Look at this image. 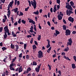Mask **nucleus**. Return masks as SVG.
<instances>
[{"label": "nucleus", "instance_id": "nucleus-1", "mask_svg": "<svg viewBox=\"0 0 76 76\" xmlns=\"http://www.w3.org/2000/svg\"><path fill=\"white\" fill-rule=\"evenodd\" d=\"M66 5L65 7L66 8H67L69 10H70L69 11L67 10L66 11L67 15H68L69 16L71 14H73V12L72 11L73 10V8H72L71 5H70V4H69V3H66Z\"/></svg>", "mask_w": 76, "mask_h": 76}, {"label": "nucleus", "instance_id": "nucleus-2", "mask_svg": "<svg viewBox=\"0 0 76 76\" xmlns=\"http://www.w3.org/2000/svg\"><path fill=\"white\" fill-rule=\"evenodd\" d=\"M28 2L29 3V6L31 7V4L32 6H33L34 9H35L37 7V1L36 0H33V1H31H31L29 0L28 1Z\"/></svg>", "mask_w": 76, "mask_h": 76}, {"label": "nucleus", "instance_id": "nucleus-3", "mask_svg": "<svg viewBox=\"0 0 76 76\" xmlns=\"http://www.w3.org/2000/svg\"><path fill=\"white\" fill-rule=\"evenodd\" d=\"M14 2V1H12L10 2V4H9V5H8V9H7V10H8V11L7 12V13H8V14H9V15H10V13H11L10 12V7H11V8L12 7V6H13L12 4Z\"/></svg>", "mask_w": 76, "mask_h": 76}, {"label": "nucleus", "instance_id": "nucleus-4", "mask_svg": "<svg viewBox=\"0 0 76 76\" xmlns=\"http://www.w3.org/2000/svg\"><path fill=\"white\" fill-rule=\"evenodd\" d=\"M38 58H41V57H42V52L40 50L38 52Z\"/></svg>", "mask_w": 76, "mask_h": 76}, {"label": "nucleus", "instance_id": "nucleus-5", "mask_svg": "<svg viewBox=\"0 0 76 76\" xmlns=\"http://www.w3.org/2000/svg\"><path fill=\"white\" fill-rule=\"evenodd\" d=\"M71 32V31L69 30V29H67L65 31L66 35V36H67V35H70V34Z\"/></svg>", "mask_w": 76, "mask_h": 76}, {"label": "nucleus", "instance_id": "nucleus-6", "mask_svg": "<svg viewBox=\"0 0 76 76\" xmlns=\"http://www.w3.org/2000/svg\"><path fill=\"white\" fill-rule=\"evenodd\" d=\"M68 20L69 22H71L72 23H73L74 18H72L71 17H69L68 18Z\"/></svg>", "mask_w": 76, "mask_h": 76}, {"label": "nucleus", "instance_id": "nucleus-7", "mask_svg": "<svg viewBox=\"0 0 76 76\" xmlns=\"http://www.w3.org/2000/svg\"><path fill=\"white\" fill-rule=\"evenodd\" d=\"M41 66V64H40L36 68L35 70L37 72H39V69H40Z\"/></svg>", "mask_w": 76, "mask_h": 76}, {"label": "nucleus", "instance_id": "nucleus-8", "mask_svg": "<svg viewBox=\"0 0 76 76\" xmlns=\"http://www.w3.org/2000/svg\"><path fill=\"white\" fill-rule=\"evenodd\" d=\"M56 0V3H58V4H59V5H58L57 6V9H60V0Z\"/></svg>", "mask_w": 76, "mask_h": 76}, {"label": "nucleus", "instance_id": "nucleus-9", "mask_svg": "<svg viewBox=\"0 0 76 76\" xmlns=\"http://www.w3.org/2000/svg\"><path fill=\"white\" fill-rule=\"evenodd\" d=\"M4 31H5V32H6V33H7V32L9 31V29L8 28V26H5L4 28Z\"/></svg>", "mask_w": 76, "mask_h": 76}, {"label": "nucleus", "instance_id": "nucleus-10", "mask_svg": "<svg viewBox=\"0 0 76 76\" xmlns=\"http://www.w3.org/2000/svg\"><path fill=\"white\" fill-rule=\"evenodd\" d=\"M70 3L71 6H72V7L75 9V6H74V5H75L74 3L73 2V1H71L70 2Z\"/></svg>", "mask_w": 76, "mask_h": 76}, {"label": "nucleus", "instance_id": "nucleus-11", "mask_svg": "<svg viewBox=\"0 0 76 76\" xmlns=\"http://www.w3.org/2000/svg\"><path fill=\"white\" fill-rule=\"evenodd\" d=\"M47 41H48V45H47L46 47L47 48H48L51 46L50 45V41L48 39H47Z\"/></svg>", "mask_w": 76, "mask_h": 76}, {"label": "nucleus", "instance_id": "nucleus-12", "mask_svg": "<svg viewBox=\"0 0 76 76\" xmlns=\"http://www.w3.org/2000/svg\"><path fill=\"white\" fill-rule=\"evenodd\" d=\"M68 41L69 42H67L69 44H71L72 45V42H73L72 41V39L71 38H69V39H68Z\"/></svg>", "mask_w": 76, "mask_h": 76}, {"label": "nucleus", "instance_id": "nucleus-13", "mask_svg": "<svg viewBox=\"0 0 76 76\" xmlns=\"http://www.w3.org/2000/svg\"><path fill=\"white\" fill-rule=\"evenodd\" d=\"M23 70V69L22 68V66H20L18 68V73H20V72H22Z\"/></svg>", "mask_w": 76, "mask_h": 76}, {"label": "nucleus", "instance_id": "nucleus-14", "mask_svg": "<svg viewBox=\"0 0 76 76\" xmlns=\"http://www.w3.org/2000/svg\"><path fill=\"white\" fill-rule=\"evenodd\" d=\"M29 23H32L33 25L35 24V23L32 20V19H30L29 21Z\"/></svg>", "mask_w": 76, "mask_h": 76}, {"label": "nucleus", "instance_id": "nucleus-15", "mask_svg": "<svg viewBox=\"0 0 76 76\" xmlns=\"http://www.w3.org/2000/svg\"><path fill=\"white\" fill-rule=\"evenodd\" d=\"M15 51H17L18 50V49H19V46L18 45H15Z\"/></svg>", "mask_w": 76, "mask_h": 76}, {"label": "nucleus", "instance_id": "nucleus-16", "mask_svg": "<svg viewBox=\"0 0 76 76\" xmlns=\"http://www.w3.org/2000/svg\"><path fill=\"white\" fill-rule=\"evenodd\" d=\"M5 34L4 35V39H6L7 37V33L4 32Z\"/></svg>", "mask_w": 76, "mask_h": 76}, {"label": "nucleus", "instance_id": "nucleus-17", "mask_svg": "<svg viewBox=\"0 0 76 76\" xmlns=\"http://www.w3.org/2000/svg\"><path fill=\"white\" fill-rule=\"evenodd\" d=\"M52 47H50L48 50H47V52L48 53H50V50H51Z\"/></svg>", "mask_w": 76, "mask_h": 76}, {"label": "nucleus", "instance_id": "nucleus-18", "mask_svg": "<svg viewBox=\"0 0 76 76\" xmlns=\"http://www.w3.org/2000/svg\"><path fill=\"white\" fill-rule=\"evenodd\" d=\"M31 68L28 67L27 69V73H29V72L31 71Z\"/></svg>", "mask_w": 76, "mask_h": 76}, {"label": "nucleus", "instance_id": "nucleus-19", "mask_svg": "<svg viewBox=\"0 0 76 76\" xmlns=\"http://www.w3.org/2000/svg\"><path fill=\"white\" fill-rule=\"evenodd\" d=\"M64 58H65V59H67V60H68L69 61H70L71 60L68 57H66V56L64 55Z\"/></svg>", "mask_w": 76, "mask_h": 76}, {"label": "nucleus", "instance_id": "nucleus-20", "mask_svg": "<svg viewBox=\"0 0 76 76\" xmlns=\"http://www.w3.org/2000/svg\"><path fill=\"white\" fill-rule=\"evenodd\" d=\"M18 8H14L13 10L14 11L15 13H16L17 12H18Z\"/></svg>", "mask_w": 76, "mask_h": 76}, {"label": "nucleus", "instance_id": "nucleus-21", "mask_svg": "<svg viewBox=\"0 0 76 76\" xmlns=\"http://www.w3.org/2000/svg\"><path fill=\"white\" fill-rule=\"evenodd\" d=\"M10 47L11 48H12V49H13V48H15V45H13V44L11 43Z\"/></svg>", "mask_w": 76, "mask_h": 76}, {"label": "nucleus", "instance_id": "nucleus-22", "mask_svg": "<svg viewBox=\"0 0 76 76\" xmlns=\"http://www.w3.org/2000/svg\"><path fill=\"white\" fill-rule=\"evenodd\" d=\"M58 20H61V19H62V17L59 15H58Z\"/></svg>", "mask_w": 76, "mask_h": 76}, {"label": "nucleus", "instance_id": "nucleus-23", "mask_svg": "<svg viewBox=\"0 0 76 76\" xmlns=\"http://www.w3.org/2000/svg\"><path fill=\"white\" fill-rule=\"evenodd\" d=\"M34 14H35V15H38L39 14V12L38 11H37L36 12H33Z\"/></svg>", "mask_w": 76, "mask_h": 76}, {"label": "nucleus", "instance_id": "nucleus-24", "mask_svg": "<svg viewBox=\"0 0 76 76\" xmlns=\"http://www.w3.org/2000/svg\"><path fill=\"white\" fill-rule=\"evenodd\" d=\"M72 67L73 69H75L76 68V66L75 64H72Z\"/></svg>", "mask_w": 76, "mask_h": 76}, {"label": "nucleus", "instance_id": "nucleus-25", "mask_svg": "<svg viewBox=\"0 0 76 76\" xmlns=\"http://www.w3.org/2000/svg\"><path fill=\"white\" fill-rule=\"evenodd\" d=\"M69 50V48L68 46L66 47V48L65 49H64V51H68V50Z\"/></svg>", "mask_w": 76, "mask_h": 76}, {"label": "nucleus", "instance_id": "nucleus-26", "mask_svg": "<svg viewBox=\"0 0 76 76\" xmlns=\"http://www.w3.org/2000/svg\"><path fill=\"white\" fill-rule=\"evenodd\" d=\"M37 62L35 61H34L33 62V66H37Z\"/></svg>", "mask_w": 76, "mask_h": 76}, {"label": "nucleus", "instance_id": "nucleus-27", "mask_svg": "<svg viewBox=\"0 0 76 76\" xmlns=\"http://www.w3.org/2000/svg\"><path fill=\"white\" fill-rule=\"evenodd\" d=\"M63 29L64 30H66V26L65 25H63Z\"/></svg>", "mask_w": 76, "mask_h": 76}, {"label": "nucleus", "instance_id": "nucleus-28", "mask_svg": "<svg viewBox=\"0 0 76 76\" xmlns=\"http://www.w3.org/2000/svg\"><path fill=\"white\" fill-rule=\"evenodd\" d=\"M33 49V50H35V49H36L37 48V47H36V45H34L32 46Z\"/></svg>", "mask_w": 76, "mask_h": 76}, {"label": "nucleus", "instance_id": "nucleus-29", "mask_svg": "<svg viewBox=\"0 0 76 76\" xmlns=\"http://www.w3.org/2000/svg\"><path fill=\"white\" fill-rule=\"evenodd\" d=\"M21 22L22 23H23V24H25L26 23V21L24 20H21Z\"/></svg>", "mask_w": 76, "mask_h": 76}, {"label": "nucleus", "instance_id": "nucleus-30", "mask_svg": "<svg viewBox=\"0 0 76 76\" xmlns=\"http://www.w3.org/2000/svg\"><path fill=\"white\" fill-rule=\"evenodd\" d=\"M15 64H13V63H12L10 65V67H12V66H15Z\"/></svg>", "mask_w": 76, "mask_h": 76}, {"label": "nucleus", "instance_id": "nucleus-31", "mask_svg": "<svg viewBox=\"0 0 76 76\" xmlns=\"http://www.w3.org/2000/svg\"><path fill=\"white\" fill-rule=\"evenodd\" d=\"M56 33L57 35H58L60 34V32L58 30H56Z\"/></svg>", "mask_w": 76, "mask_h": 76}, {"label": "nucleus", "instance_id": "nucleus-32", "mask_svg": "<svg viewBox=\"0 0 76 76\" xmlns=\"http://www.w3.org/2000/svg\"><path fill=\"white\" fill-rule=\"evenodd\" d=\"M6 58H4L3 61L4 62H7V61H6V59H7V56H5Z\"/></svg>", "mask_w": 76, "mask_h": 76}, {"label": "nucleus", "instance_id": "nucleus-33", "mask_svg": "<svg viewBox=\"0 0 76 76\" xmlns=\"http://www.w3.org/2000/svg\"><path fill=\"white\" fill-rule=\"evenodd\" d=\"M2 49L3 51H4V50H7V48L5 47H3V48H2Z\"/></svg>", "mask_w": 76, "mask_h": 76}, {"label": "nucleus", "instance_id": "nucleus-34", "mask_svg": "<svg viewBox=\"0 0 76 76\" xmlns=\"http://www.w3.org/2000/svg\"><path fill=\"white\" fill-rule=\"evenodd\" d=\"M23 15V13L22 12H20V14H19L18 15L19 16H22Z\"/></svg>", "mask_w": 76, "mask_h": 76}, {"label": "nucleus", "instance_id": "nucleus-35", "mask_svg": "<svg viewBox=\"0 0 76 76\" xmlns=\"http://www.w3.org/2000/svg\"><path fill=\"white\" fill-rule=\"evenodd\" d=\"M37 39L39 41L41 39V35H39L38 36V37L37 38Z\"/></svg>", "mask_w": 76, "mask_h": 76}, {"label": "nucleus", "instance_id": "nucleus-36", "mask_svg": "<svg viewBox=\"0 0 76 76\" xmlns=\"http://www.w3.org/2000/svg\"><path fill=\"white\" fill-rule=\"evenodd\" d=\"M10 69L11 70H13L15 71V69L13 67H10Z\"/></svg>", "mask_w": 76, "mask_h": 76}, {"label": "nucleus", "instance_id": "nucleus-37", "mask_svg": "<svg viewBox=\"0 0 76 76\" xmlns=\"http://www.w3.org/2000/svg\"><path fill=\"white\" fill-rule=\"evenodd\" d=\"M16 59V57H15L14 58L12 59V63H13L15 61V60Z\"/></svg>", "mask_w": 76, "mask_h": 76}, {"label": "nucleus", "instance_id": "nucleus-38", "mask_svg": "<svg viewBox=\"0 0 76 76\" xmlns=\"http://www.w3.org/2000/svg\"><path fill=\"white\" fill-rule=\"evenodd\" d=\"M26 44H24V50H26Z\"/></svg>", "mask_w": 76, "mask_h": 76}, {"label": "nucleus", "instance_id": "nucleus-39", "mask_svg": "<svg viewBox=\"0 0 76 76\" xmlns=\"http://www.w3.org/2000/svg\"><path fill=\"white\" fill-rule=\"evenodd\" d=\"M26 57L27 59H29V56L28 55H26Z\"/></svg>", "mask_w": 76, "mask_h": 76}, {"label": "nucleus", "instance_id": "nucleus-40", "mask_svg": "<svg viewBox=\"0 0 76 76\" xmlns=\"http://www.w3.org/2000/svg\"><path fill=\"white\" fill-rule=\"evenodd\" d=\"M22 53H20L19 56V57H20V58H22Z\"/></svg>", "mask_w": 76, "mask_h": 76}, {"label": "nucleus", "instance_id": "nucleus-41", "mask_svg": "<svg viewBox=\"0 0 76 76\" xmlns=\"http://www.w3.org/2000/svg\"><path fill=\"white\" fill-rule=\"evenodd\" d=\"M0 2L1 3H4V2L5 1V0H0Z\"/></svg>", "mask_w": 76, "mask_h": 76}, {"label": "nucleus", "instance_id": "nucleus-42", "mask_svg": "<svg viewBox=\"0 0 76 76\" xmlns=\"http://www.w3.org/2000/svg\"><path fill=\"white\" fill-rule=\"evenodd\" d=\"M50 15H51V13L49 12L48 14V18H50Z\"/></svg>", "mask_w": 76, "mask_h": 76}, {"label": "nucleus", "instance_id": "nucleus-43", "mask_svg": "<svg viewBox=\"0 0 76 76\" xmlns=\"http://www.w3.org/2000/svg\"><path fill=\"white\" fill-rule=\"evenodd\" d=\"M6 19H3L2 22L3 23H4V22H6Z\"/></svg>", "mask_w": 76, "mask_h": 76}, {"label": "nucleus", "instance_id": "nucleus-44", "mask_svg": "<svg viewBox=\"0 0 76 76\" xmlns=\"http://www.w3.org/2000/svg\"><path fill=\"white\" fill-rule=\"evenodd\" d=\"M5 73L6 75H8V71L6 70L5 72Z\"/></svg>", "mask_w": 76, "mask_h": 76}, {"label": "nucleus", "instance_id": "nucleus-45", "mask_svg": "<svg viewBox=\"0 0 76 76\" xmlns=\"http://www.w3.org/2000/svg\"><path fill=\"white\" fill-rule=\"evenodd\" d=\"M33 42V38H32L31 39L30 41V42L31 44H32Z\"/></svg>", "mask_w": 76, "mask_h": 76}, {"label": "nucleus", "instance_id": "nucleus-46", "mask_svg": "<svg viewBox=\"0 0 76 76\" xmlns=\"http://www.w3.org/2000/svg\"><path fill=\"white\" fill-rule=\"evenodd\" d=\"M34 29L35 31H37V29L36 28V25H34Z\"/></svg>", "mask_w": 76, "mask_h": 76}, {"label": "nucleus", "instance_id": "nucleus-47", "mask_svg": "<svg viewBox=\"0 0 76 76\" xmlns=\"http://www.w3.org/2000/svg\"><path fill=\"white\" fill-rule=\"evenodd\" d=\"M48 67H49V70H51V66H50V65H49V64H48Z\"/></svg>", "mask_w": 76, "mask_h": 76}, {"label": "nucleus", "instance_id": "nucleus-48", "mask_svg": "<svg viewBox=\"0 0 76 76\" xmlns=\"http://www.w3.org/2000/svg\"><path fill=\"white\" fill-rule=\"evenodd\" d=\"M47 23H48V25L49 26H51V24H50V22L48 21L47 22Z\"/></svg>", "mask_w": 76, "mask_h": 76}, {"label": "nucleus", "instance_id": "nucleus-49", "mask_svg": "<svg viewBox=\"0 0 76 76\" xmlns=\"http://www.w3.org/2000/svg\"><path fill=\"white\" fill-rule=\"evenodd\" d=\"M74 59L76 62V56H73Z\"/></svg>", "mask_w": 76, "mask_h": 76}, {"label": "nucleus", "instance_id": "nucleus-50", "mask_svg": "<svg viewBox=\"0 0 76 76\" xmlns=\"http://www.w3.org/2000/svg\"><path fill=\"white\" fill-rule=\"evenodd\" d=\"M2 30H3V28L2 27H1L0 28V32H1L2 31Z\"/></svg>", "mask_w": 76, "mask_h": 76}, {"label": "nucleus", "instance_id": "nucleus-51", "mask_svg": "<svg viewBox=\"0 0 76 76\" xmlns=\"http://www.w3.org/2000/svg\"><path fill=\"white\" fill-rule=\"evenodd\" d=\"M34 44L36 45H38V43L37 41H34Z\"/></svg>", "mask_w": 76, "mask_h": 76}, {"label": "nucleus", "instance_id": "nucleus-52", "mask_svg": "<svg viewBox=\"0 0 76 76\" xmlns=\"http://www.w3.org/2000/svg\"><path fill=\"white\" fill-rule=\"evenodd\" d=\"M62 56H64V55H66V53L64 52H63L61 53Z\"/></svg>", "mask_w": 76, "mask_h": 76}, {"label": "nucleus", "instance_id": "nucleus-53", "mask_svg": "<svg viewBox=\"0 0 76 76\" xmlns=\"http://www.w3.org/2000/svg\"><path fill=\"white\" fill-rule=\"evenodd\" d=\"M17 5L18 6H19V4H20V2H19V1H18L17 2Z\"/></svg>", "mask_w": 76, "mask_h": 76}, {"label": "nucleus", "instance_id": "nucleus-54", "mask_svg": "<svg viewBox=\"0 0 76 76\" xmlns=\"http://www.w3.org/2000/svg\"><path fill=\"white\" fill-rule=\"evenodd\" d=\"M58 73L59 75H61V70H59L58 71Z\"/></svg>", "mask_w": 76, "mask_h": 76}, {"label": "nucleus", "instance_id": "nucleus-55", "mask_svg": "<svg viewBox=\"0 0 76 76\" xmlns=\"http://www.w3.org/2000/svg\"><path fill=\"white\" fill-rule=\"evenodd\" d=\"M72 34H76V31H73L72 32Z\"/></svg>", "mask_w": 76, "mask_h": 76}, {"label": "nucleus", "instance_id": "nucleus-56", "mask_svg": "<svg viewBox=\"0 0 76 76\" xmlns=\"http://www.w3.org/2000/svg\"><path fill=\"white\" fill-rule=\"evenodd\" d=\"M61 12H60L59 15H61V16H63V14Z\"/></svg>", "mask_w": 76, "mask_h": 76}, {"label": "nucleus", "instance_id": "nucleus-57", "mask_svg": "<svg viewBox=\"0 0 76 76\" xmlns=\"http://www.w3.org/2000/svg\"><path fill=\"white\" fill-rule=\"evenodd\" d=\"M29 9V7H27V8L25 9V11H28V10Z\"/></svg>", "mask_w": 76, "mask_h": 76}, {"label": "nucleus", "instance_id": "nucleus-58", "mask_svg": "<svg viewBox=\"0 0 76 76\" xmlns=\"http://www.w3.org/2000/svg\"><path fill=\"white\" fill-rule=\"evenodd\" d=\"M63 22L64 23H65V24H66V20H65L63 19Z\"/></svg>", "mask_w": 76, "mask_h": 76}, {"label": "nucleus", "instance_id": "nucleus-59", "mask_svg": "<svg viewBox=\"0 0 76 76\" xmlns=\"http://www.w3.org/2000/svg\"><path fill=\"white\" fill-rule=\"evenodd\" d=\"M30 29L31 30H33V29H34V28L33 27V26H31V28H30Z\"/></svg>", "mask_w": 76, "mask_h": 76}, {"label": "nucleus", "instance_id": "nucleus-60", "mask_svg": "<svg viewBox=\"0 0 76 76\" xmlns=\"http://www.w3.org/2000/svg\"><path fill=\"white\" fill-rule=\"evenodd\" d=\"M56 10H57L56 9L54 8L53 9V12H54V13H55V12H56Z\"/></svg>", "mask_w": 76, "mask_h": 76}, {"label": "nucleus", "instance_id": "nucleus-61", "mask_svg": "<svg viewBox=\"0 0 76 76\" xmlns=\"http://www.w3.org/2000/svg\"><path fill=\"white\" fill-rule=\"evenodd\" d=\"M21 22L20 19H19V20L18 21V23H20Z\"/></svg>", "mask_w": 76, "mask_h": 76}, {"label": "nucleus", "instance_id": "nucleus-62", "mask_svg": "<svg viewBox=\"0 0 76 76\" xmlns=\"http://www.w3.org/2000/svg\"><path fill=\"white\" fill-rule=\"evenodd\" d=\"M50 11L51 13L53 12V8H51L50 9Z\"/></svg>", "mask_w": 76, "mask_h": 76}, {"label": "nucleus", "instance_id": "nucleus-63", "mask_svg": "<svg viewBox=\"0 0 76 76\" xmlns=\"http://www.w3.org/2000/svg\"><path fill=\"white\" fill-rule=\"evenodd\" d=\"M39 28L40 29H41V27L40 26V24H39Z\"/></svg>", "mask_w": 76, "mask_h": 76}, {"label": "nucleus", "instance_id": "nucleus-64", "mask_svg": "<svg viewBox=\"0 0 76 76\" xmlns=\"http://www.w3.org/2000/svg\"><path fill=\"white\" fill-rule=\"evenodd\" d=\"M15 5H16L17 4V0H15Z\"/></svg>", "mask_w": 76, "mask_h": 76}]
</instances>
